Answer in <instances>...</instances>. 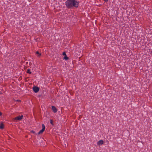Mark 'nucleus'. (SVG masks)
<instances>
[{
	"label": "nucleus",
	"instance_id": "8",
	"mask_svg": "<svg viewBox=\"0 0 152 152\" xmlns=\"http://www.w3.org/2000/svg\"><path fill=\"white\" fill-rule=\"evenodd\" d=\"M36 54H38L37 56L38 57H39L41 55V53H39L38 51H37L36 52Z\"/></svg>",
	"mask_w": 152,
	"mask_h": 152
},
{
	"label": "nucleus",
	"instance_id": "3",
	"mask_svg": "<svg viewBox=\"0 0 152 152\" xmlns=\"http://www.w3.org/2000/svg\"><path fill=\"white\" fill-rule=\"evenodd\" d=\"M42 129L37 134H42L44 131H45V126L44 124H42Z\"/></svg>",
	"mask_w": 152,
	"mask_h": 152
},
{
	"label": "nucleus",
	"instance_id": "13",
	"mask_svg": "<svg viewBox=\"0 0 152 152\" xmlns=\"http://www.w3.org/2000/svg\"><path fill=\"white\" fill-rule=\"evenodd\" d=\"M31 133H34V132H34V131H31Z\"/></svg>",
	"mask_w": 152,
	"mask_h": 152
},
{
	"label": "nucleus",
	"instance_id": "4",
	"mask_svg": "<svg viewBox=\"0 0 152 152\" xmlns=\"http://www.w3.org/2000/svg\"><path fill=\"white\" fill-rule=\"evenodd\" d=\"M33 89L34 92L35 93H37L39 91V88L37 86L34 87Z\"/></svg>",
	"mask_w": 152,
	"mask_h": 152
},
{
	"label": "nucleus",
	"instance_id": "18",
	"mask_svg": "<svg viewBox=\"0 0 152 152\" xmlns=\"http://www.w3.org/2000/svg\"><path fill=\"white\" fill-rule=\"evenodd\" d=\"M18 101H20V100H18Z\"/></svg>",
	"mask_w": 152,
	"mask_h": 152
},
{
	"label": "nucleus",
	"instance_id": "5",
	"mask_svg": "<svg viewBox=\"0 0 152 152\" xmlns=\"http://www.w3.org/2000/svg\"><path fill=\"white\" fill-rule=\"evenodd\" d=\"M52 109L53 111L56 113L57 112V110L56 108L54 106H52Z\"/></svg>",
	"mask_w": 152,
	"mask_h": 152
},
{
	"label": "nucleus",
	"instance_id": "2",
	"mask_svg": "<svg viewBox=\"0 0 152 152\" xmlns=\"http://www.w3.org/2000/svg\"><path fill=\"white\" fill-rule=\"evenodd\" d=\"M23 117V115L21 116L19 115L14 118V120L20 121L22 120Z\"/></svg>",
	"mask_w": 152,
	"mask_h": 152
},
{
	"label": "nucleus",
	"instance_id": "1",
	"mask_svg": "<svg viewBox=\"0 0 152 152\" xmlns=\"http://www.w3.org/2000/svg\"><path fill=\"white\" fill-rule=\"evenodd\" d=\"M65 5L68 9L72 8L74 7L77 8L78 7L79 2L76 0H67Z\"/></svg>",
	"mask_w": 152,
	"mask_h": 152
},
{
	"label": "nucleus",
	"instance_id": "7",
	"mask_svg": "<svg viewBox=\"0 0 152 152\" xmlns=\"http://www.w3.org/2000/svg\"><path fill=\"white\" fill-rule=\"evenodd\" d=\"M4 128V125L3 124H1L0 125V129H2Z\"/></svg>",
	"mask_w": 152,
	"mask_h": 152
},
{
	"label": "nucleus",
	"instance_id": "14",
	"mask_svg": "<svg viewBox=\"0 0 152 152\" xmlns=\"http://www.w3.org/2000/svg\"><path fill=\"white\" fill-rule=\"evenodd\" d=\"M150 54L152 55V50H151V51L150 52Z\"/></svg>",
	"mask_w": 152,
	"mask_h": 152
},
{
	"label": "nucleus",
	"instance_id": "9",
	"mask_svg": "<svg viewBox=\"0 0 152 152\" xmlns=\"http://www.w3.org/2000/svg\"><path fill=\"white\" fill-rule=\"evenodd\" d=\"M30 69H28L27 71H26V72L28 73H29V74H31V72L30 71Z\"/></svg>",
	"mask_w": 152,
	"mask_h": 152
},
{
	"label": "nucleus",
	"instance_id": "17",
	"mask_svg": "<svg viewBox=\"0 0 152 152\" xmlns=\"http://www.w3.org/2000/svg\"><path fill=\"white\" fill-rule=\"evenodd\" d=\"M18 101H20V100H18Z\"/></svg>",
	"mask_w": 152,
	"mask_h": 152
},
{
	"label": "nucleus",
	"instance_id": "6",
	"mask_svg": "<svg viewBox=\"0 0 152 152\" xmlns=\"http://www.w3.org/2000/svg\"><path fill=\"white\" fill-rule=\"evenodd\" d=\"M104 142L102 140H100L97 142V144L98 145H102L103 144Z\"/></svg>",
	"mask_w": 152,
	"mask_h": 152
},
{
	"label": "nucleus",
	"instance_id": "16",
	"mask_svg": "<svg viewBox=\"0 0 152 152\" xmlns=\"http://www.w3.org/2000/svg\"><path fill=\"white\" fill-rule=\"evenodd\" d=\"M105 2H107L108 1V0H104Z\"/></svg>",
	"mask_w": 152,
	"mask_h": 152
},
{
	"label": "nucleus",
	"instance_id": "11",
	"mask_svg": "<svg viewBox=\"0 0 152 152\" xmlns=\"http://www.w3.org/2000/svg\"><path fill=\"white\" fill-rule=\"evenodd\" d=\"M50 123L52 124V125H53V121L52 120H50Z\"/></svg>",
	"mask_w": 152,
	"mask_h": 152
},
{
	"label": "nucleus",
	"instance_id": "10",
	"mask_svg": "<svg viewBox=\"0 0 152 152\" xmlns=\"http://www.w3.org/2000/svg\"><path fill=\"white\" fill-rule=\"evenodd\" d=\"M64 59L66 60H67L69 59V58L68 57H67L66 56V55L64 57Z\"/></svg>",
	"mask_w": 152,
	"mask_h": 152
},
{
	"label": "nucleus",
	"instance_id": "12",
	"mask_svg": "<svg viewBox=\"0 0 152 152\" xmlns=\"http://www.w3.org/2000/svg\"><path fill=\"white\" fill-rule=\"evenodd\" d=\"M63 56H66V53L65 52H64L63 53Z\"/></svg>",
	"mask_w": 152,
	"mask_h": 152
},
{
	"label": "nucleus",
	"instance_id": "15",
	"mask_svg": "<svg viewBox=\"0 0 152 152\" xmlns=\"http://www.w3.org/2000/svg\"><path fill=\"white\" fill-rule=\"evenodd\" d=\"M2 115V113H1V112H0V116H1V115Z\"/></svg>",
	"mask_w": 152,
	"mask_h": 152
}]
</instances>
